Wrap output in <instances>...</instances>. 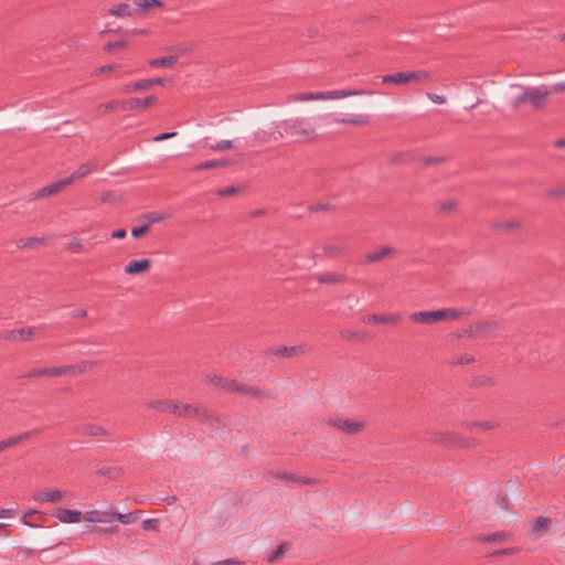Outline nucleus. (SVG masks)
Returning <instances> with one entry per match:
<instances>
[{"instance_id":"1","label":"nucleus","mask_w":565,"mask_h":565,"mask_svg":"<svg viewBox=\"0 0 565 565\" xmlns=\"http://www.w3.org/2000/svg\"><path fill=\"white\" fill-rule=\"evenodd\" d=\"M270 139H290L296 142L312 140L316 137L315 128L309 118L295 117L274 121L269 131Z\"/></svg>"},{"instance_id":"2","label":"nucleus","mask_w":565,"mask_h":565,"mask_svg":"<svg viewBox=\"0 0 565 565\" xmlns=\"http://www.w3.org/2000/svg\"><path fill=\"white\" fill-rule=\"evenodd\" d=\"M147 407L157 409L159 412L170 413L178 415L180 417H192L196 416L199 417L203 423H205L209 418V415L205 411L192 406L190 404H180L172 399H157V401H150L147 404Z\"/></svg>"},{"instance_id":"3","label":"nucleus","mask_w":565,"mask_h":565,"mask_svg":"<svg viewBox=\"0 0 565 565\" xmlns=\"http://www.w3.org/2000/svg\"><path fill=\"white\" fill-rule=\"evenodd\" d=\"M518 86L522 88V93L513 98V107L527 103L534 110H539L545 106L546 99L551 95V89L546 85Z\"/></svg>"},{"instance_id":"4","label":"nucleus","mask_w":565,"mask_h":565,"mask_svg":"<svg viewBox=\"0 0 565 565\" xmlns=\"http://www.w3.org/2000/svg\"><path fill=\"white\" fill-rule=\"evenodd\" d=\"M428 77L429 74L426 71H411L383 75L381 81L383 84L403 85L411 81H426Z\"/></svg>"},{"instance_id":"5","label":"nucleus","mask_w":565,"mask_h":565,"mask_svg":"<svg viewBox=\"0 0 565 565\" xmlns=\"http://www.w3.org/2000/svg\"><path fill=\"white\" fill-rule=\"evenodd\" d=\"M441 309L433 311H417L409 316V319L416 323L430 324L439 320H444Z\"/></svg>"},{"instance_id":"6","label":"nucleus","mask_w":565,"mask_h":565,"mask_svg":"<svg viewBox=\"0 0 565 565\" xmlns=\"http://www.w3.org/2000/svg\"><path fill=\"white\" fill-rule=\"evenodd\" d=\"M67 371L64 366H53V367H38L32 369L26 372L22 377H39V376H61L67 375Z\"/></svg>"},{"instance_id":"7","label":"nucleus","mask_w":565,"mask_h":565,"mask_svg":"<svg viewBox=\"0 0 565 565\" xmlns=\"http://www.w3.org/2000/svg\"><path fill=\"white\" fill-rule=\"evenodd\" d=\"M68 184H70V180H66L65 178L60 179L46 186H43V188L39 189L38 191L33 192L32 199H40V198L53 195Z\"/></svg>"},{"instance_id":"8","label":"nucleus","mask_w":565,"mask_h":565,"mask_svg":"<svg viewBox=\"0 0 565 565\" xmlns=\"http://www.w3.org/2000/svg\"><path fill=\"white\" fill-rule=\"evenodd\" d=\"M115 516L116 513L113 511L90 510L83 515V519L93 523H111L115 521Z\"/></svg>"},{"instance_id":"9","label":"nucleus","mask_w":565,"mask_h":565,"mask_svg":"<svg viewBox=\"0 0 565 565\" xmlns=\"http://www.w3.org/2000/svg\"><path fill=\"white\" fill-rule=\"evenodd\" d=\"M330 423L333 427H337L341 431L350 435L356 434L363 428V423L349 420L344 418H334L331 419Z\"/></svg>"},{"instance_id":"10","label":"nucleus","mask_w":565,"mask_h":565,"mask_svg":"<svg viewBox=\"0 0 565 565\" xmlns=\"http://www.w3.org/2000/svg\"><path fill=\"white\" fill-rule=\"evenodd\" d=\"M551 524V520L545 515H540L531 527V539L536 541L542 539L548 531Z\"/></svg>"},{"instance_id":"11","label":"nucleus","mask_w":565,"mask_h":565,"mask_svg":"<svg viewBox=\"0 0 565 565\" xmlns=\"http://www.w3.org/2000/svg\"><path fill=\"white\" fill-rule=\"evenodd\" d=\"M372 90L366 89H338V90H328L323 92L324 100L328 99H339L350 96H364V95H372Z\"/></svg>"},{"instance_id":"12","label":"nucleus","mask_w":565,"mask_h":565,"mask_svg":"<svg viewBox=\"0 0 565 565\" xmlns=\"http://www.w3.org/2000/svg\"><path fill=\"white\" fill-rule=\"evenodd\" d=\"M55 518L62 523H77L82 519V513L77 510L58 508L56 510Z\"/></svg>"},{"instance_id":"13","label":"nucleus","mask_w":565,"mask_h":565,"mask_svg":"<svg viewBox=\"0 0 565 565\" xmlns=\"http://www.w3.org/2000/svg\"><path fill=\"white\" fill-rule=\"evenodd\" d=\"M151 266V262L148 258L130 260L125 266V273L127 275H137L148 270Z\"/></svg>"},{"instance_id":"14","label":"nucleus","mask_w":565,"mask_h":565,"mask_svg":"<svg viewBox=\"0 0 565 565\" xmlns=\"http://www.w3.org/2000/svg\"><path fill=\"white\" fill-rule=\"evenodd\" d=\"M65 492L61 490H51V491H43L34 494V500L39 503H46V502H60Z\"/></svg>"},{"instance_id":"15","label":"nucleus","mask_w":565,"mask_h":565,"mask_svg":"<svg viewBox=\"0 0 565 565\" xmlns=\"http://www.w3.org/2000/svg\"><path fill=\"white\" fill-rule=\"evenodd\" d=\"M156 100L154 96H148L145 98H131L122 103V108L126 110H135L139 108H147Z\"/></svg>"},{"instance_id":"16","label":"nucleus","mask_w":565,"mask_h":565,"mask_svg":"<svg viewBox=\"0 0 565 565\" xmlns=\"http://www.w3.org/2000/svg\"><path fill=\"white\" fill-rule=\"evenodd\" d=\"M233 387H235V392H241L243 394L249 395L252 397L260 398V397H269L270 394L259 390L255 386H249L246 384H241L237 382V384H232Z\"/></svg>"},{"instance_id":"17","label":"nucleus","mask_w":565,"mask_h":565,"mask_svg":"<svg viewBox=\"0 0 565 565\" xmlns=\"http://www.w3.org/2000/svg\"><path fill=\"white\" fill-rule=\"evenodd\" d=\"M77 433L84 436H106L108 431L100 425L87 423L77 428Z\"/></svg>"},{"instance_id":"18","label":"nucleus","mask_w":565,"mask_h":565,"mask_svg":"<svg viewBox=\"0 0 565 565\" xmlns=\"http://www.w3.org/2000/svg\"><path fill=\"white\" fill-rule=\"evenodd\" d=\"M402 316L399 313L393 315H370L366 317L367 323H397L401 321Z\"/></svg>"},{"instance_id":"19","label":"nucleus","mask_w":565,"mask_h":565,"mask_svg":"<svg viewBox=\"0 0 565 565\" xmlns=\"http://www.w3.org/2000/svg\"><path fill=\"white\" fill-rule=\"evenodd\" d=\"M32 435H33V431H25V433L14 435V436H11V437L0 440L2 450L8 449L12 446H15V445L29 439Z\"/></svg>"},{"instance_id":"20","label":"nucleus","mask_w":565,"mask_h":565,"mask_svg":"<svg viewBox=\"0 0 565 565\" xmlns=\"http://www.w3.org/2000/svg\"><path fill=\"white\" fill-rule=\"evenodd\" d=\"M509 534L507 532L500 531L492 534H480L475 536L472 540L475 542L487 543V542H502L509 539Z\"/></svg>"},{"instance_id":"21","label":"nucleus","mask_w":565,"mask_h":565,"mask_svg":"<svg viewBox=\"0 0 565 565\" xmlns=\"http://www.w3.org/2000/svg\"><path fill=\"white\" fill-rule=\"evenodd\" d=\"M108 13L117 18H129L136 13V9L131 8L128 3H119L111 8Z\"/></svg>"},{"instance_id":"22","label":"nucleus","mask_w":565,"mask_h":565,"mask_svg":"<svg viewBox=\"0 0 565 565\" xmlns=\"http://www.w3.org/2000/svg\"><path fill=\"white\" fill-rule=\"evenodd\" d=\"M345 248H347V245L342 241L331 243V244H326L322 247L323 254L327 257H335V256L342 254L345 250Z\"/></svg>"},{"instance_id":"23","label":"nucleus","mask_w":565,"mask_h":565,"mask_svg":"<svg viewBox=\"0 0 565 565\" xmlns=\"http://www.w3.org/2000/svg\"><path fill=\"white\" fill-rule=\"evenodd\" d=\"M393 252V248L388 246H383L375 252L367 253L364 257L365 263H375L390 255Z\"/></svg>"},{"instance_id":"24","label":"nucleus","mask_w":565,"mask_h":565,"mask_svg":"<svg viewBox=\"0 0 565 565\" xmlns=\"http://www.w3.org/2000/svg\"><path fill=\"white\" fill-rule=\"evenodd\" d=\"M93 168L94 164L90 162L83 163L70 177L65 179L70 180V183H72L76 179H81L88 175L93 171Z\"/></svg>"},{"instance_id":"25","label":"nucleus","mask_w":565,"mask_h":565,"mask_svg":"<svg viewBox=\"0 0 565 565\" xmlns=\"http://www.w3.org/2000/svg\"><path fill=\"white\" fill-rule=\"evenodd\" d=\"M316 279L320 284H339L345 280V276L341 274L326 273L317 275Z\"/></svg>"},{"instance_id":"26","label":"nucleus","mask_w":565,"mask_h":565,"mask_svg":"<svg viewBox=\"0 0 565 565\" xmlns=\"http://www.w3.org/2000/svg\"><path fill=\"white\" fill-rule=\"evenodd\" d=\"M34 331H35V329L32 327L15 329L10 332L9 338L11 340L25 341V340H29L33 335Z\"/></svg>"},{"instance_id":"27","label":"nucleus","mask_w":565,"mask_h":565,"mask_svg":"<svg viewBox=\"0 0 565 565\" xmlns=\"http://www.w3.org/2000/svg\"><path fill=\"white\" fill-rule=\"evenodd\" d=\"M206 381L213 385H218L222 388H224L226 391H231V392L235 391V387H233L232 384H237V382L234 380H226L218 375H213L211 377H207Z\"/></svg>"},{"instance_id":"28","label":"nucleus","mask_w":565,"mask_h":565,"mask_svg":"<svg viewBox=\"0 0 565 565\" xmlns=\"http://www.w3.org/2000/svg\"><path fill=\"white\" fill-rule=\"evenodd\" d=\"M301 348L300 347H276L273 348L269 353L281 358H290L296 354Z\"/></svg>"},{"instance_id":"29","label":"nucleus","mask_w":565,"mask_h":565,"mask_svg":"<svg viewBox=\"0 0 565 565\" xmlns=\"http://www.w3.org/2000/svg\"><path fill=\"white\" fill-rule=\"evenodd\" d=\"M178 62L177 55L163 56L153 58L149 62V65L152 67H167L175 64Z\"/></svg>"},{"instance_id":"30","label":"nucleus","mask_w":565,"mask_h":565,"mask_svg":"<svg viewBox=\"0 0 565 565\" xmlns=\"http://www.w3.org/2000/svg\"><path fill=\"white\" fill-rule=\"evenodd\" d=\"M151 88V83L147 82V79H140L134 83H129L124 87L125 93H132L138 90H147Z\"/></svg>"},{"instance_id":"31","label":"nucleus","mask_w":565,"mask_h":565,"mask_svg":"<svg viewBox=\"0 0 565 565\" xmlns=\"http://www.w3.org/2000/svg\"><path fill=\"white\" fill-rule=\"evenodd\" d=\"M288 546H290V544H289V543H287V542L281 543L280 545H278V546H277V548H276V550L271 551V552L266 556V561H267L268 563H270V564L276 563L277 561H279V559L282 557V555H284V553H285V551H286V548H287Z\"/></svg>"},{"instance_id":"32","label":"nucleus","mask_w":565,"mask_h":565,"mask_svg":"<svg viewBox=\"0 0 565 565\" xmlns=\"http://www.w3.org/2000/svg\"><path fill=\"white\" fill-rule=\"evenodd\" d=\"M93 365H94L93 362L83 361L75 365H65V370H70V371H67V375H75L77 373H84Z\"/></svg>"},{"instance_id":"33","label":"nucleus","mask_w":565,"mask_h":565,"mask_svg":"<svg viewBox=\"0 0 565 565\" xmlns=\"http://www.w3.org/2000/svg\"><path fill=\"white\" fill-rule=\"evenodd\" d=\"M324 100L323 92L303 93L292 97V102Z\"/></svg>"},{"instance_id":"34","label":"nucleus","mask_w":565,"mask_h":565,"mask_svg":"<svg viewBox=\"0 0 565 565\" xmlns=\"http://www.w3.org/2000/svg\"><path fill=\"white\" fill-rule=\"evenodd\" d=\"M441 311L444 320H457L466 313V310L460 308H445Z\"/></svg>"},{"instance_id":"35","label":"nucleus","mask_w":565,"mask_h":565,"mask_svg":"<svg viewBox=\"0 0 565 565\" xmlns=\"http://www.w3.org/2000/svg\"><path fill=\"white\" fill-rule=\"evenodd\" d=\"M226 164L225 160H209L201 162L200 164L195 166L193 170L201 171V170H207V169H215L220 167H224Z\"/></svg>"},{"instance_id":"36","label":"nucleus","mask_w":565,"mask_h":565,"mask_svg":"<svg viewBox=\"0 0 565 565\" xmlns=\"http://www.w3.org/2000/svg\"><path fill=\"white\" fill-rule=\"evenodd\" d=\"M135 3L143 11L149 10L152 7H163V3L160 0H136Z\"/></svg>"},{"instance_id":"37","label":"nucleus","mask_w":565,"mask_h":565,"mask_svg":"<svg viewBox=\"0 0 565 565\" xmlns=\"http://www.w3.org/2000/svg\"><path fill=\"white\" fill-rule=\"evenodd\" d=\"M341 122L351 124V125H365L369 122V116L367 115H354L350 118L342 119Z\"/></svg>"},{"instance_id":"38","label":"nucleus","mask_w":565,"mask_h":565,"mask_svg":"<svg viewBox=\"0 0 565 565\" xmlns=\"http://www.w3.org/2000/svg\"><path fill=\"white\" fill-rule=\"evenodd\" d=\"M43 243L42 238L36 237H29V238H22L17 243L18 248H24V247H33L35 245H40Z\"/></svg>"},{"instance_id":"39","label":"nucleus","mask_w":565,"mask_h":565,"mask_svg":"<svg viewBox=\"0 0 565 565\" xmlns=\"http://www.w3.org/2000/svg\"><path fill=\"white\" fill-rule=\"evenodd\" d=\"M278 477L281 478V479H285V480L292 481V482H303V483H310L311 482V479L301 478L300 476L295 475V473L281 472V473L278 475Z\"/></svg>"},{"instance_id":"40","label":"nucleus","mask_w":565,"mask_h":565,"mask_svg":"<svg viewBox=\"0 0 565 565\" xmlns=\"http://www.w3.org/2000/svg\"><path fill=\"white\" fill-rule=\"evenodd\" d=\"M233 147L232 140L223 139L217 141L215 145H211L210 149L212 151H224L231 149Z\"/></svg>"},{"instance_id":"41","label":"nucleus","mask_w":565,"mask_h":565,"mask_svg":"<svg viewBox=\"0 0 565 565\" xmlns=\"http://www.w3.org/2000/svg\"><path fill=\"white\" fill-rule=\"evenodd\" d=\"M136 520L132 512L128 513H116L115 521L121 524H131Z\"/></svg>"},{"instance_id":"42","label":"nucleus","mask_w":565,"mask_h":565,"mask_svg":"<svg viewBox=\"0 0 565 565\" xmlns=\"http://www.w3.org/2000/svg\"><path fill=\"white\" fill-rule=\"evenodd\" d=\"M120 102L119 100H111V102H108V103H105V104H100L98 107H97V113L99 115H103L107 111H110L113 110L114 108H116L117 106H119Z\"/></svg>"},{"instance_id":"43","label":"nucleus","mask_w":565,"mask_h":565,"mask_svg":"<svg viewBox=\"0 0 565 565\" xmlns=\"http://www.w3.org/2000/svg\"><path fill=\"white\" fill-rule=\"evenodd\" d=\"M83 242L79 238H73L67 243V250L74 254L81 253Z\"/></svg>"},{"instance_id":"44","label":"nucleus","mask_w":565,"mask_h":565,"mask_svg":"<svg viewBox=\"0 0 565 565\" xmlns=\"http://www.w3.org/2000/svg\"><path fill=\"white\" fill-rule=\"evenodd\" d=\"M126 45H127V41L126 40L108 42V43L105 44L104 51L105 52H113V51H115L117 49L125 47Z\"/></svg>"},{"instance_id":"45","label":"nucleus","mask_w":565,"mask_h":565,"mask_svg":"<svg viewBox=\"0 0 565 565\" xmlns=\"http://www.w3.org/2000/svg\"><path fill=\"white\" fill-rule=\"evenodd\" d=\"M148 231H149V225H147V224L141 225V226H134L131 228V236L137 238V237H140L143 234H146Z\"/></svg>"},{"instance_id":"46","label":"nucleus","mask_w":565,"mask_h":565,"mask_svg":"<svg viewBox=\"0 0 565 565\" xmlns=\"http://www.w3.org/2000/svg\"><path fill=\"white\" fill-rule=\"evenodd\" d=\"M177 131L162 132L153 137L154 142H161L177 136Z\"/></svg>"},{"instance_id":"47","label":"nucleus","mask_w":565,"mask_h":565,"mask_svg":"<svg viewBox=\"0 0 565 565\" xmlns=\"http://www.w3.org/2000/svg\"><path fill=\"white\" fill-rule=\"evenodd\" d=\"M444 157H425L423 159V164L424 166H434V164H438V163H441L444 161Z\"/></svg>"},{"instance_id":"48","label":"nucleus","mask_w":565,"mask_h":565,"mask_svg":"<svg viewBox=\"0 0 565 565\" xmlns=\"http://www.w3.org/2000/svg\"><path fill=\"white\" fill-rule=\"evenodd\" d=\"M472 361H473V358L470 354H468V353L460 354L456 359V363L457 364H467V363H470Z\"/></svg>"},{"instance_id":"49","label":"nucleus","mask_w":565,"mask_h":565,"mask_svg":"<svg viewBox=\"0 0 565 565\" xmlns=\"http://www.w3.org/2000/svg\"><path fill=\"white\" fill-rule=\"evenodd\" d=\"M427 96L435 104L441 105V104L446 103V97L444 95H437V94L429 93Z\"/></svg>"},{"instance_id":"50","label":"nucleus","mask_w":565,"mask_h":565,"mask_svg":"<svg viewBox=\"0 0 565 565\" xmlns=\"http://www.w3.org/2000/svg\"><path fill=\"white\" fill-rule=\"evenodd\" d=\"M236 191H237V188L234 185H231V186H226L224 189L218 190L217 193L220 196H228V195L234 194Z\"/></svg>"},{"instance_id":"51","label":"nucleus","mask_w":565,"mask_h":565,"mask_svg":"<svg viewBox=\"0 0 565 565\" xmlns=\"http://www.w3.org/2000/svg\"><path fill=\"white\" fill-rule=\"evenodd\" d=\"M17 515V511L14 509H1L0 510V519H10Z\"/></svg>"},{"instance_id":"52","label":"nucleus","mask_w":565,"mask_h":565,"mask_svg":"<svg viewBox=\"0 0 565 565\" xmlns=\"http://www.w3.org/2000/svg\"><path fill=\"white\" fill-rule=\"evenodd\" d=\"M329 209H331V206L328 203H318V204H312L309 206L310 212H318V211L329 210Z\"/></svg>"},{"instance_id":"53","label":"nucleus","mask_w":565,"mask_h":565,"mask_svg":"<svg viewBox=\"0 0 565 565\" xmlns=\"http://www.w3.org/2000/svg\"><path fill=\"white\" fill-rule=\"evenodd\" d=\"M147 218L149 221V223H157V222H160L164 218V216L160 213H150L147 215Z\"/></svg>"},{"instance_id":"54","label":"nucleus","mask_w":565,"mask_h":565,"mask_svg":"<svg viewBox=\"0 0 565 565\" xmlns=\"http://www.w3.org/2000/svg\"><path fill=\"white\" fill-rule=\"evenodd\" d=\"M548 89H551V94H552V93H559V92H564V90H565V82L555 83L554 85H552L551 87H548Z\"/></svg>"},{"instance_id":"55","label":"nucleus","mask_w":565,"mask_h":565,"mask_svg":"<svg viewBox=\"0 0 565 565\" xmlns=\"http://www.w3.org/2000/svg\"><path fill=\"white\" fill-rule=\"evenodd\" d=\"M117 66L115 64H109V65H104V66H100L99 68H97L95 71V74H103V73H107V72H111L116 68Z\"/></svg>"},{"instance_id":"56","label":"nucleus","mask_w":565,"mask_h":565,"mask_svg":"<svg viewBox=\"0 0 565 565\" xmlns=\"http://www.w3.org/2000/svg\"><path fill=\"white\" fill-rule=\"evenodd\" d=\"M565 194V189H552L550 191H547L546 195L548 198H556V196H559V195H564Z\"/></svg>"},{"instance_id":"57","label":"nucleus","mask_w":565,"mask_h":565,"mask_svg":"<svg viewBox=\"0 0 565 565\" xmlns=\"http://www.w3.org/2000/svg\"><path fill=\"white\" fill-rule=\"evenodd\" d=\"M127 235V232L125 228H118V230H115L113 233H111V237L113 238H117V239H121V238H125Z\"/></svg>"},{"instance_id":"58","label":"nucleus","mask_w":565,"mask_h":565,"mask_svg":"<svg viewBox=\"0 0 565 565\" xmlns=\"http://www.w3.org/2000/svg\"><path fill=\"white\" fill-rule=\"evenodd\" d=\"M142 527L145 530H153L156 527V520L147 519V520L142 521Z\"/></svg>"},{"instance_id":"59","label":"nucleus","mask_w":565,"mask_h":565,"mask_svg":"<svg viewBox=\"0 0 565 565\" xmlns=\"http://www.w3.org/2000/svg\"><path fill=\"white\" fill-rule=\"evenodd\" d=\"M514 553V548H502V550H498V551H494L492 553V555H495V556H499V555H511Z\"/></svg>"},{"instance_id":"60","label":"nucleus","mask_w":565,"mask_h":565,"mask_svg":"<svg viewBox=\"0 0 565 565\" xmlns=\"http://www.w3.org/2000/svg\"><path fill=\"white\" fill-rule=\"evenodd\" d=\"M217 564L242 565L243 563L239 562L237 558H226V559L215 563L214 565H217Z\"/></svg>"},{"instance_id":"61","label":"nucleus","mask_w":565,"mask_h":565,"mask_svg":"<svg viewBox=\"0 0 565 565\" xmlns=\"http://www.w3.org/2000/svg\"><path fill=\"white\" fill-rule=\"evenodd\" d=\"M86 315L87 311L85 309H77L71 312L72 318H84Z\"/></svg>"},{"instance_id":"62","label":"nucleus","mask_w":565,"mask_h":565,"mask_svg":"<svg viewBox=\"0 0 565 565\" xmlns=\"http://www.w3.org/2000/svg\"><path fill=\"white\" fill-rule=\"evenodd\" d=\"M169 50L171 52H175V53H184V52L189 51L190 47L188 45H178V46H172Z\"/></svg>"},{"instance_id":"63","label":"nucleus","mask_w":565,"mask_h":565,"mask_svg":"<svg viewBox=\"0 0 565 565\" xmlns=\"http://www.w3.org/2000/svg\"><path fill=\"white\" fill-rule=\"evenodd\" d=\"M147 82L151 83V87L154 85H161L163 84V78L157 77V78H146Z\"/></svg>"},{"instance_id":"64","label":"nucleus","mask_w":565,"mask_h":565,"mask_svg":"<svg viewBox=\"0 0 565 565\" xmlns=\"http://www.w3.org/2000/svg\"><path fill=\"white\" fill-rule=\"evenodd\" d=\"M162 501H166L168 504H174L177 502V497L174 495H167L161 499Z\"/></svg>"}]
</instances>
